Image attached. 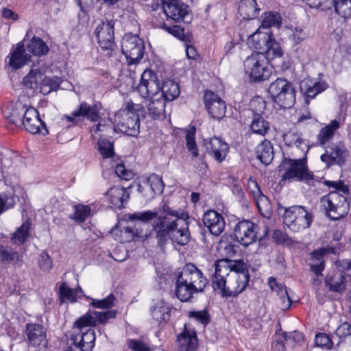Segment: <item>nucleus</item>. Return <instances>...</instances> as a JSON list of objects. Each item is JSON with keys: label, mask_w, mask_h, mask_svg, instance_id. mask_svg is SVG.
<instances>
[{"label": "nucleus", "mask_w": 351, "mask_h": 351, "mask_svg": "<svg viewBox=\"0 0 351 351\" xmlns=\"http://www.w3.org/2000/svg\"><path fill=\"white\" fill-rule=\"evenodd\" d=\"M130 220L149 222L153 219L152 228L160 247L165 246L169 240L180 245L188 244L191 239L189 223L186 219H171L167 216H158V213L147 210L135 213L129 216Z\"/></svg>", "instance_id": "f257e3e1"}, {"label": "nucleus", "mask_w": 351, "mask_h": 351, "mask_svg": "<svg viewBox=\"0 0 351 351\" xmlns=\"http://www.w3.org/2000/svg\"><path fill=\"white\" fill-rule=\"evenodd\" d=\"M207 283V279L195 265L187 264L177 276L176 296L181 301L187 302L195 293L202 292Z\"/></svg>", "instance_id": "f03ea898"}, {"label": "nucleus", "mask_w": 351, "mask_h": 351, "mask_svg": "<svg viewBox=\"0 0 351 351\" xmlns=\"http://www.w3.org/2000/svg\"><path fill=\"white\" fill-rule=\"evenodd\" d=\"M144 112L142 105L128 102L124 108L114 115V128L128 136H136L139 134L140 115Z\"/></svg>", "instance_id": "7ed1b4c3"}, {"label": "nucleus", "mask_w": 351, "mask_h": 351, "mask_svg": "<svg viewBox=\"0 0 351 351\" xmlns=\"http://www.w3.org/2000/svg\"><path fill=\"white\" fill-rule=\"evenodd\" d=\"M11 121L17 125L21 123L25 129L31 134H48L45 123L40 119L38 111L33 107H27L21 103L17 104L10 116Z\"/></svg>", "instance_id": "20e7f679"}, {"label": "nucleus", "mask_w": 351, "mask_h": 351, "mask_svg": "<svg viewBox=\"0 0 351 351\" xmlns=\"http://www.w3.org/2000/svg\"><path fill=\"white\" fill-rule=\"evenodd\" d=\"M244 71L252 82H262L269 79L271 69L263 52H254L243 62Z\"/></svg>", "instance_id": "39448f33"}, {"label": "nucleus", "mask_w": 351, "mask_h": 351, "mask_svg": "<svg viewBox=\"0 0 351 351\" xmlns=\"http://www.w3.org/2000/svg\"><path fill=\"white\" fill-rule=\"evenodd\" d=\"M281 209L284 210L283 222L291 231L297 232L310 227L313 215L304 206L295 205L278 208L279 210Z\"/></svg>", "instance_id": "423d86ee"}, {"label": "nucleus", "mask_w": 351, "mask_h": 351, "mask_svg": "<svg viewBox=\"0 0 351 351\" xmlns=\"http://www.w3.org/2000/svg\"><path fill=\"white\" fill-rule=\"evenodd\" d=\"M268 92L273 101L281 108H290L295 104V88L286 79H276L269 85Z\"/></svg>", "instance_id": "0eeeda50"}, {"label": "nucleus", "mask_w": 351, "mask_h": 351, "mask_svg": "<svg viewBox=\"0 0 351 351\" xmlns=\"http://www.w3.org/2000/svg\"><path fill=\"white\" fill-rule=\"evenodd\" d=\"M326 214L332 220H338L348 213L350 205L346 197L339 191H334L321 199Z\"/></svg>", "instance_id": "6e6552de"}, {"label": "nucleus", "mask_w": 351, "mask_h": 351, "mask_svg": "<svg viewBox=\"0 0 351 351\" xmlns=\"http://www.w3.org/2000/svg\"><path fill=\"white\" fill-rule=\"evenodd\" d=\"M121 51L129 64L139 62L144 54L143 40L136 34H125L121 41Z\"/></svg>", "instance_id": "1a4fd4ad"}, {"label": "nucleus", "mask_w": 351, "mask_h": 351, "mask_svg": "<svg viewBox=\"0 0 351 351\" xmlns=\"http://www.w3.org/2000/svg\"><path fill=\"white\" fill-rule=\"evenodd\" d=\"M287 167L282 175V180L308 181L313 180V173L308 169L306 156L300 159L287 158Z\"/></svg>", "instance_id": "9d476101"}, {"label": "nucleus", "mask_w": 351, "mask_h": 351, "mask_svg": "<svg viewBox=\"0 0 351 351\" xmlns=\"http://www.w3.org/2000/svg\"><path fill=\"white\" fill-rule=\"evenodd\" d=\"M114 32V21L107 19L101 21L95 32L100 48L108 56H112L115 47Z\"/></svg>", "instance_id": "9b49d317"}, {"label": "nucleus", "mask_w": 351, "mask_h": 351, "mask_svg": "<svg viewBox=\"0 0 351 351\" xmlns=\"http://www.w3.org/2000/svg\"><path fill=\"white\" fill-rule=\"evenodd\" d=\"M89 324H77L75 322L71 339L73 343L81 351H91L95 346V333Z\"/></svg>", "instance_id": "f8f14e48"}, {"label": "nucleus", "mask_w": 351, "mask_h": 351, "mask_svg": "<svg viewBox=\"0 0 351 351\" xmlns=\"http://www.w3.org/2000/svg\"><path fill=\"white\" fill-rule=\"evenodd\" d=\"M136 90L144 99L160 95V81L157 75L149 69H146L141 74V81Z\"/></svg>", "instance_id": "ddd939ff"}, {"label": "nucleus", "mask_w": 351, "mask_h": 351, "mask_svg": "<svg viewBox=\"0 0 351 351\" xmlns=\"http://www.w3.org/2000/svg\"><path fill=\"white\" fill-rule=\"evenodd\" d=\"M258 226L250 220L239 221L234 227V235L237 242L243 246H248L257 240Z\"/></svg>", "instance_id": "4468645a"}, {"label": "nucleus", "mask_w": 351, "mask_h": 351, "mask_svg": "<svg viewBox=\"0 0 351 351\" xmlns=\"http://www.w3.org/2000/svg\"><path fill=\"white\" fill-rule=\"evenodd\" d=\"M348 156V152L341 143H332L325 147V152L321 156V160L326 167L332 165L343 166Z\"/></svg>", "instance_id": "2eb2a0df"}, {"label": "nucleus", "mask_w": 351, "mask_h": 351, "mask_svg": "<svg viewBox=\"0 0 351 351\" xmlns=\"http://www.w3.org/2000/svg\"><path fill=\"white\" fill-rule=\"evenodd\" d=\"M250 276L245 273H231L224 287L220 289L223 296L230 297L241 293L248 285Z\"/></svg>", "instance_id": "dca6fc26"}, {"label": "nucleus", "mask_w": 351, "mask_h": 351, "mask_svg": "<svg viewBox=\"0 0 351 351\" xmlns=\"http://www.w3.org/2000/svg\"><path fill=\"white\" fill-rule=\"evenodd\" d=\"M25 335L29 346L40 348L47 347V331L43 325L36 323L27 324Z\"/></svg>", "instance_id": "f3484780"}, {"label": "nucleus", "mask_w": 351, "mask_h": 351, "mask_svg": "<svg viewBox=\"0 0 351 351\" xmlns=\"http://www.w3.org/2000/svg\"><path fill=\"white\" fill-rule=\"evenodd\" d=\"M204 101L206 110L214 119H221L225 117L226 104L217 94L212 91L204 93Z\"/></svg>", "instance_id": "a211bd4d"}, {"label": "nucleus", "mask_w": 351, "mask_h": 351, "mask_svg": "<svg viewBox=\"0 0 351 351\" xmlns=\"http://www.w3.org/2000/svg\"><path fill=\"white\" fill-rule=\"evenodd\" d=\"M204 146L206 152L219 163L226 159L229 152L228 144L217 137L205 139Z\"/></svg>", "instance_id": "6ab92c4d"}, {"label": "nucleus", "mask_w": 351, "mask_h": 351, "mask_svg": "<svg viewBox=\"0 0 351 351\" xmlns=\"http://www.w3.org/2000/svg\"><path fill=\"white\" fill-rule=\"evenodd\" d=\"M100 106L99 104L88 105L86 102H82L79 108L73 112L70 116H66L65 119L69 122L76 123L80 120V117H85L92 121H98L99 117Z\"/></svg>", "instance_id": "aec40b11"}, {"label": "nucleus", "mask_w": 351, "mask_h": 351, "mask_svg": "<svg viewBox=\"0 0 351 351\" xmlns=\"http://www.w3.org/2000/svg\"><path fill=\"white\" fill-rule=\"evenodd\" d=\"M164 12L175 21L183 20L188 14V6L181 0H162Z\"/></svg>", "instance_id": "412c9836"}, {"label": "nucleus", "mask_w": 351, "mask_h": 351, "mask_svg": "<svg viewBox=\"0 0 351 351\" xmlns=\"http://www.w3.org/2000/svg\"><path fill=\"white\" fill-rule=\"evenodd\" d=\"M8 65L13 69H18L27 64L31 62V55L27 53V51L23 42L16 44L15 48H13L7 56Z\"/></svg>", "instance_id": "4be33fe9"}, {"label": "nucleus", "mask_w": 351, "mask_h": 351, "mask_svg": "<svg viewBox=\"0 0 351 351\" xmlns=\"http://www.w3.org/2000/svg\"><path fill=\"white\" fill-rule=\"evenodd\" d=\"M203 223L210 234L219 236L225 228V220L221 214L214 210H208L203 215Z\"/></svg>", "instance_id": "5701e85b"}, {"label": "nucleus", "mask_w": 351, "mask_h": 351, "mask_svg": "<svg viewBox=\"0 0 351 351\" xmlns=\"http://www.w3.org/2000/svg\"><path fill=\"white\" fill-rule=\"evenodd\" d=\"M230 275L226 259H221L215 263V273L212 277V287L215 290L224 287Z\"/></svg>", "instance_id": "b1692460"}, {"label": "nucleus", "mask_w": 351, "mask_h": 351, "mask_svg": "<svg viewBox=\"0 0 351 351\" xmlns=\"http://www.w3.org/2000/svg\"><path fill=\"white\" fill-rule=\"evenodd\" d=\"M116 315V311H88L77 319V324H86L91 326H95L97 322L104 324L108 319L114 318Z\"/></svg>", "instance_id": "393cba45"}, {"label": "nucleus", "mask_w": 351, "mask_h": 351, "mask_svg": "<svg viewBox=\"0 0 351 351\" xmlns=\"http://www.w3.org/2000/svg\"><path fill=\"white\" fill-rule=\"evenodd\" d=\"M177 343L179 351H195L197 347V334L184 325L183 331L177 337Z\"/></svg>", "instance_id": "a878e982"}, {"label": "nucleus", "mask_w": 351, "mask_h": 351, "mask_svg": "<svg viewBox=\"0 0 351 351\" xmlns=\"http://www.w3.org/2000/svg\"><path fill=\"white\" fill-rule=\"evenodd\" d=\"M268 285L270 289L276 292L278 295V304L282 311L289 309L291 305V300L287 288L282 284L278 283L274 277H269Z\"/></svg>", "instance_id": "bb28decb"}, {"label": "nucleus", "mask_w": 351, "mask_h": 351, "mask_svg": "<svg viewBox=\"0 0 351 351\" xmlns=\"http://www.w3.org/2000/svg\"><path fill=\"white\" fill-rule=\"evenodd\" d=\"M147 103L146 108L147 113L153 119H163L165 117V99L162 98V95H156L154 97L146 99Z\"/></svg>", "instance_id": "cd10ccee"}, {"label": "nucleus", "mask_w": 351, "mask_h": 351, "mask_svg": "<svg viewBox=\"0 0 351 351\" xmlns=\"http://www.w3.org/2000/svg\"><path fill=\"white\" fill-rule=\"evenodd\" d=\"M271 35L269 31L263 32L257 30L247 38V45L252 49L263 52L265 54V49H268L269 43L271 41Z\"/></svg>", "instance_id": "c85d7f7f"}, {"label": "nucleus", "mask_w": 351, "mask_h": 351, "mask_svg": "<svg viewBox=\"0 0 351 351\" xmlns=\"http://www.w3.org/2000/svg\"><path fill=\"white\" fill-rule=\"evenodd\" d=\"M106 194L114 208H121L124 202H127L130 197L126 189L118 186L110 188Z\"/></svg>", "instance_id": "c756f323"}, {"label": "nucleus", "mask_w": 351, "mask_h": 351, "mask_svg": "<svg viewBox=\"0 0 351 351\" xmlns=\"http://www.w3.org/2000/svg\"><path fill=\"white\" fill-rule=\"evenodd\" d=\"M283 141L289 147L295 146L301 149L303 155L306 156L309 146L308 143L302 137V134L296 130H289L283 134Z\"/></svg>", "instance_id": "7c9ffc66"}, {"label": "nucleus", "mask_w": 351, "mask_h": 351, "mask_svg": "<svg viewBox=\"0 0 351 351\" xmlns=\"http://www.w3.org/2000/svg\"><path fill=\"white\" fill-rule=\"evenodd\" d=\"M327 88V84L322 82H313L311 80H302L300 83L301 92L307 97L314 98L317 94L324 91Z\"/></svg>", "instance_id": "2f4dec72"}, {"label": "nucleus", "mask_w": 351, "mask_h": 351, "mask_svg": "<svg viewBox=\"0 0 351 351\" xmlns=\"http://www.w3.org/2000/svg\"><path fill=\"white\" fill-rule=\"evenodd\" d=\"M256 156L263 164H269L274 158L273 147L269 141L264 140L256 147Z\"/></svg>", "instance_id": "473e14b6"}, {"label": "nucleus", "mask_w": 351, "mask_h": 351, "mask_svg": "<svg viewBox=\"0 0 351 351\" xmlns=\"http://www.w3.org/2000/svg\"><path fill=\"white\" fill-rule=\"evenodd\" d=\"M180 93L179 84L173 80L165 81L160 87V95L165 101H171L177 98Z\"/></svg>", "instance_id": "72a5a7b5"}, {"label": "nucleus", "mask_w": 351, "mask_h": 351, "mask_svg": "<svg viewBox=\"0 0 351 351\" xmlns=\"http://www.w3.org/2000/svg\"><path fill=\"white\" fill-rule=\"evenodd\" d=\"M25 48L29 53L36 56L46 55L49 49L43 39L34 36L26 45Z\"/></svg>", "instance_id": "f704fd0d"}, {"label": "nucleus", "mask_w": 351, "mask_h": 351, "mask_svg": "<svg viewBox=\"0 0 351 351\" xmlns=\"http://www.w3.org/2000/svg\"><path fill=\"white\" fill-rule=\"evenodd\" d=\"M152 315L159 323L166 322L170 319V307L163 301H160L152 308Z\"/></svg>", "instance_id": "c9c22d12"}, {"label": "nucleus", "mask_w": 351, "mask_h": 351, "mask_svg": "<svg viewBox=\"0 0 351 351\" xmlns=\"http://www.w3.org/2000/svg\"><path fill=\"white\" fill-rule=\"evenodd\" d=\"M250 128L253 133L265 136L269 130V123L264 117L258 114H254Z\"/></svg>", "instance_id": "e433bc0d"}, {"label": "nucleus", "mask_w": 351, "mask_h": 351, "mask_svg": "<svg viewBox=\"0 0 351 351\" xmlns=\"http://www.w3.org/2000/svg\"><path fill=\"white\" fill-rule=\"evenodd\" d=\"M339 128V122L337 120H332L329 124L322 128L317 136L318 141L321 145L328 142L333 136L335 132Z\"/></svg>", "instance_id": "4c0bfd02"}, {"label": "nucleus", "mask_w": 351, "mask_h": 351, "mask_svg": "<svg viewBox=\"0 0 351 351\" xmlns=\"http://www.w3.org/2000/svg\"><path fill=\"white\" fill-rule=\"evenodd\" d=\"M31 223L26 221L13 233L11 239L15 244L23 245L29 236Z\"/></svg>", "instance_id": "58836bf2"}, {"label": "nucleus", "mask_w": 351, "mask_h": 351, "mask_svg": "<svg viewBox=\"0 0 351 351\" xmlns=\"http://www.w3.org/2000/svg\"><path fill=\"white\" fill-rule=\"evenodd\" d=\"M324 250L319 249L314 251L312 254L313 262L311 263V267L313 272L316 276H322V271L324 268V261L323 260V255Z\"/></svg>", "instance_id": "ea45409f"}, {"label": "nucleus", "mask_w": 351, "mask_h": 351, "mask_svg": "<svg viewBox=\"0 0 351 351\" xmlns=\"http://www.w3.org/2000/svg\"><path fill=\"white\" fill-rule=\"evenodd\" d=\"M60 82V78L58 77H45L40 83V92L44 95H47L53 90H56Z\"/></svg>", "instance_id": "a19ab883"}, {"label": "nucleus", "mask_w": 351, "mask_h": 351, "mask_svg": "<svg viewBox=\"0 0 351 351\" xmlns=\"http://www.w3.org/2000/svg\"><path fill=\"white\" fill-rule=\"evenodd\" d=\"M19 253L11 247L0 245V263L10 265L18 260Z\"/></svg>", "instance_id": "79ce46f5"}, {"label": "nucleus", "mask_w": 351, "mask_h": 351, "mask_svg": "<svg viewBox=\"0 0 351 351\" xmlns=\"http://www.w3.org/2000/svg\"><path fill=\"white\" fill-rule=\"evenodd\" d=\"M73 210L74 213L70 215V218L78 223L84 222L91 213V208L88 205H75Z\"/></svg>", "instance_id": "37998d69"}, {"label": "nucleus", "mask_w": 351, "mask_h": 351, "mask_svg": "<svg viewBox=\"0 0 351 351\" xmlns=\"http://www.w3.org/2000/svg\"><path fill=\"white\" fill-rule=\"evenodd\" d=\"M256 202L258 211L265 217H268L271 214V206L267 196L263 193L254 198Z\"/></svg>", "instance_id": "c03bdc74"}, {"label": "nucleus", "mask_w": 351, "mask_h": 351, "mask_svg": "<svg viewBox=\"0 0 351 351\" xmlns=\"http://www.w3.org/2000/svg\"><path fill=\"white\" fill-rule=\"evenodd\" d=\"M335 12L343 18L351 17V0H334Z\"/></svg>", "instance_id": "a18cd8bd"}, {"label": "nucleus", "mask_w": 351, "mask_h": 351, "mask_svg": "<svg viewBox=\"0 0 351 351\" xmlns=\"http://www.w3.org/2000/svg\"><path fill=\"white\" fill-rule=\"evenodd\" d=\"M60 302H75L76 301L77 291L70 288L66 282H63L59 289Z\"/></svg>", "instance_id": "49530a36"}, {"label": "nucleus", "mask_w": 351, "mask_h": 351, "mask_svg": "<svg viewBox=\"0 0 351 351\" xmlns=\"http://www.w3.org/2000/svg\"><path fill=\"white\" fill-rule=\"evenodd\" d=\"M282 18L278 13L267 12L265 13L262 21V27L268 28L271 26L280 27L281 25Z\"/></svg>", "instance_id": "de8ad7c7"}, {"label": "nucleus", "mask_w": 351, "mask_h": 351, "mask_svg": "<svg viewBox=\"0 0 351 351\" xmlns=\"http://www.w3.org/2000/svg\"><path fill=\"white\" fill-rule=\"evenodd\" d=\"M195 132L196 128L194 126H191L186 130L185 136L186 147L189 151L191 152V154L193 157H197L198 156V152L195 139Z\"/></svg>", "instance_id": "09e8293b"}, {"label": "nucleus", "mask_w": 351, "mask_h": 351, "mask_svg": "<svg viewBox=\"0 0 351 351\" xmlns=\"http://www.w3.org/2000/svg\"><path fill=\"white\" fill-rule=\"evenodd\" d=\"M283 340L287 346L293 348L295 345H300L304 341L303 334L298 331H293L289 334H283Z\"/></svg>", "instance_id": "8fccbe9b"}, {"label": "nucleus", "mask_w": 351, "mask_h": 351, "mask_svg": "<svg viewBox=\"0 0 351 351\" xmlns=\"http://www.w3.org/2000/svg\"><path fill=\"white\" fill-rule=\"evenodd\" d=\"M98 150L104 158H112L114 155L113 144L106 139H99L97 143Z\"/></svg>", "instance_id": "3c124183"}, {"label": "nucleus", "mask_w": 351, "mask_h": 351, "mask_svg": "<svg viewBox=\"0 0 351 351\" xmlns=\"http://www.w3.org/2000/svg\"><path fill=\"white\" fill-rule=\"evenodd\" d=\"M115 300V296L110 293L102 300L93 299L90 304L96 308L108 309L114 306Z\"/></svg>", "instance_id": "603ef678"}, {"label": "nucleus", "mask_w": 351, "mask_h": 351, "mask_svg": "<svg viewBox=\"0 0 351 351\" xmlns=\"http://www.w3.org/2000/svg\"><path fill=\"white\" fill-rule=\"evenodd\" d=\"M228 265L230 273H245L247 276H250L246 265L242 260H230L226 258Z\"/></svg>", "instance_id": "864d4df0"}, {"label": "nucleus", "mask_w": 351, "mask_h": 351, "mask_svg": "<svg viewBox=\"0 0 351 351\" xmlns=\"http://www.w3.org/2000/svg\"><path fill=\"white\" fill-rule=\"evenodd\" d=\"M38 75L40 77L41 73L37 69H32L29 73L24 77L23 80V84L29 88H34L38 84Z\"/></svg>", "instance_id": "5fc2aeb1"}, {"label": "nucleus", "mask_w": 351, "mask_h": 351, "mask_svg": "<svg viewBox=\"0 0 351 351\" xmlns=\"http://www.w3.org/2000/svg\"><path fill=\"white\" fill-rule=\"evenodd\" d=\"M343 280L344 276L341 274L337 278L333 277L330 280H326V283L330 291L341 292L345 289Z\"/></svg>", "instance_id": "6e6d98bb"}, {"label": "nucleus", "mask_w": 351, "mask_h": 351, "mask_svg": "<svg viewBox=\"0 0 351 351\" xmlns=\"http://www.w3.org/2000/svg\"><path fill=\"white\" fill-rule=\"evenodd\" d=\"M161 210L166 215L173 217V219H187L189 218V215L182 212L181 210H175L171 208L167 204L165 203L161 206Z\"/></svg>", "instance_id": "4d7b16f0"}, {"label": "nucleus", "mask_w": 351, "mask_h": 351, "mask_svg": "<svg viewBox=\"0 0 351 351\" xmlns=\"http://www.w3.org/2000/svg\"><path fill=\"white\" fill-rule=\"evenodd\" d=\"M265 55L267 59L280 57L282 55V51L280 45L272 38L269 43L268 49H265Z\"/></svg>", "instance_id": "13d9d810"}, {"label": "nucleus", "mask_w": 351, "mask_h": 351, "mask_svg": "<svg viewBox=\"0 0 351 351\" xmlns=\"http://www.w3.org/2000/svg\"><path fill=\"white\" fill-rule=\"evenodd\" d=\"M311 8H319L322 10L330 9L333 6L334 0H302Z\"/></svg>", "instance_id": "bf43d9fd"}, {"label": "nucleus", "mask_w": 351, "mask_h": 351, "mask_svg": "<svg viewBox=\"0 0 351 351\" xmlns=\"http://www.w3.org/2000/svg\"><path fill=\"white\" fill-rule=\"evenodd\" d=\"M148 185L152 191V192L155 194L156 193H160L163 190V182L158 176L152 175L151 176L148 180Z\"/></svg>", "instance_id": "052dcab7"}, {"label": "nucleus", "mask_w": 351, "mask_h": 351, "mask_svg": "<svg viewBox=\"0 0 351 351\" xmlns=\"http://www.w3.org/2000/svg\"><path fill=\"white\" fill-rule=\"evenodd\" d=\"M189 315L191 318H193L203 325H206L210 322V316L206 309L198 311H190Z\"/></svg>", "instance_id": "680f3d73"}, {"label": "nucleus", "mask_w": 351, "mask_h": 351, "mask_svg": "<svg viewBox=\"0 0 351 351\" xmlns=\"http://www.w3.org/2000/svg\"><path fill=\"white\" fill-rule=\"evenodd\" d=\"M38 262L40 268L43 271H49L52 269V261L46 252H43L40 254Z\"/></svg>", "instance_id": "e2e57ef3"}, {"label": "nucleus", "mask_w": 351, "mask_h": 351, "mask_svg": "<svg viewBox=\"0 0 351 351\" xmlns=\"http://www.w3.org/2000/svg\"><path fill=\"white\" fill-rule=\"evenodd\" d=\"M114 172L119 178L125 180H130L134 176L133 171L127 169L123 164L117 165L115 167Z\"/></svg>", "instance_id": "0e129e2a"}, {"label": "nucleus", "mask_w": 351, "mask_h": 351, "mask_svg": "<svg viewBox=\"0 0 351 351\" xmlns=\"http://www.w3.org/2000/svg\"><path fill=\"white\" fill-rule=\"evenodd\" d=\"M290 37L295 45H298L306 39V34L301 27H296L292 31Z\"/></svg>", "instance_id": "69168bd1"}, {"label": "nucleus", "mask_w": 351, "mask_h": 351, "mask_svg": "<svg viewBox=\"0 0 351 351\" xmlns=\"http://www.w3.org/2000/svg\"><path fill=\"white\" fill-rule=\"evenodd\" d=\"M315 344L319 347H326L330 348L332 343L329 337L325 333H320L315 336Z\"/></svg>", "instance_id": "338daca9"}, {"label": "nucleus", "mask_w": 351, "mask_h": 351, "mask_svg": "<svg viewBox=\"0 0 351 351\" xmlns=\"http://www.w3.org/2000/svg\"><path fill=\"white\" fill-rule=\"evenodd\" d=\"M128 346L135 351H150L149 348L140 340L129 339Z\"/></svg>", "instance_id": "774afa93"}]
</instances>
